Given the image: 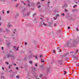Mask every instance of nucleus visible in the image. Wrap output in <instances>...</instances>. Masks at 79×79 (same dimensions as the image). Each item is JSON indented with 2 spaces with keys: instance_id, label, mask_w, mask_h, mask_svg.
Instances as JSON below:
<instances>
[{
  "instance_id": "nucleus-1",
  "label": "nucleus",
  "mask_w": 79,
  "mask_h": 79,
  "mask_svg": "<svg viewBox=\"0 0 79 79\" xmlns=\"http://www.w3.org/2000/svg\"><path fill=\"white\" fill-rule=\"evenodd\" d=\"M78 42L73 41H69L66 44V46L68 47H75L76 44H77Z\"/></svg>"
},
{
  "instance_id": "nucleus-2",
  "label": "nucleus",
  "mask_w": 79,
  "mask_h": 79,
  "mask_svg": "<svg viewBox=\"0 0 79 79\" xmlns=\"http://www.w3.org/2000/svg\"><path fill=\"white\" fill-rule=\"evenodd\" d=\"M69 55V52H67L66 53H64L62 55V56L63 57H65L66 55Z\"/></svg>"
},
{
  "instance_id": "nucleus-3",
  "label": "nucleus",
  "mask_w": 79,
  "mask_h": 79,
  "mask_svg": "<svg viewBox=\"0 0 79 79\" xmlns=\"http://www.w3.org/2000/svg\"><path fill=\"white\" fill-rule=\"evenodd\" d=\"M44 22L43 21H42L40 23V25H39V26L41 27V26H42V25L44 24Z\"/></svg>"
},
{
  "instance_id": "nucleus-4",
  "label": "nucleus",
  "mask_w": 79,
  "mask_h": 79,
  "mask_svg": "<svg viewBox=\"0 0 79 79\" xmlns=\"http://www.w3.org/2000/svg\"><path fill=\"white\" fill-rule=\"evenodd\" d=\"M11 54H7L6 56H7V58H10V57H11Z\"/></svg>"
},
{
  "instance_id": "nucleus-5",
  "label": "nucleus",
  "mask_w": 79,
  "mask_h": 79,
  "mask_svg": "<svg viewBox=\"0 0 79 79\" xmlns=\"http://www.w3.org/2000/svg\"><path fill=\"white\" fill-rule=\"evenodd\" d=\"M10 57L12 59H14V58H15V55H11Z\"/></svg>"
},
{
  "instance_id": "nucleus-6",
  "label": "nucleus",
  "mask_w": 79,
  "mask_h": 79,
  "mask_svg": "<svg viewBox=\"0 0 79 79\" xmlns=\"http://www.w3.org/2000/svg\"><path fill=\"white\" fill-rule=\"evenodd\" d=\"M60 47H58L57 48V50H59V52H61L62 51L61 50H60Z\"/></svg>"
},
{
  "instance_id": "nucleus-7",
  "label": "nucleus",
  "mask_w": 79,
  "mask_h": 79,
  "mask_svg": "<svg viewBox=\"0 0 79 79\" xmlns=\"http://www.w3.org/2000/svg\"><path fill=\"white\" fill-rule=\"evenodd\" d=\"M73 58L74 59H75V60H77V56H73Z\"/></svg>"
},
{
  "instance_id": "nucleus-8",
  "label": "nucleus",
  "mask_w": 79,
  "mask_h": 79,
  "mask_svg": "<svg viewBox=\"0 0 79 79\" xmlns=\"http://www.w3.org/2000/svg\"><path fill=\"white\" fill-rule=\"evenodd\" d=\"M52 23H51V22H49L48 23V25H49V26H50V27H52Z\"/></svg>"
},
{
  "instance_id": "nucleus-9",
  "label": "nucleus",
  "mask_w": 79,
  "mask_h": 79,
  "mask_svg": "<svg viewBox=\"0 0 79 79\" xmlns=\"http://www.w3.org/2000/svg\"><path fill=\"white\" fill-rule=\"evenodd\" d=\"M10 26H11V25L10 24V23H8V27H10Z\"/></svg>"
},
{
  "instance_id": "nucleus-10",
  "label": "nucleus",
  "mask_w": 79,
  "mask_h": 79,
  "mask_svg": "<svg viewBox=\"0 0 79 79\" xmlns=\"http://www.w3.org/2000/svg\"><path fill=\"white\" fill-rule=\"evenodd\" d=\"M33 57H34V58H35V59H36V60H38V58H37V56H35L34 55H33Z\"/></svg>"
},
{
  "instance_id": "nucleus-11",
  "label": "nucleus",
  "mask_w": 79,
  "mask_h": 79,
  "mask_svg": "<svg viewBox=\"0 0 79 79\" xmlns=\"http://www.w3.org/2000/svg\"><path fill=\"white\" fill-rule=\"evenodd\" d=\"M27 2H28V3H29L27 5V6H30V4H29V3L30 2L28 0L27 1Z\"/></svg>"
},
{
  "instance_id": "nucleus-12",
  "label": "nucleus",
  "mask_w": 79,
  "mask_h": 79,
  "mask_svg": "<svg viewBox=\"0 0 79 79\" xmlns=\"http://www.w3.org/2000/svg\"><path fill=\"white\" fill-rule=\"evenodd\" d=\"M46 69H47L48 72H49V70H50V68L49 67H47Z\"/></svg>"
},
{
  "instance_id": "nucleus-13",
  "label": "nucleus",
  "mask_w": 79,
  "mask_h": 79,
  "mask_svg": "<svg viewBox=\"0 0 79 79\" xmlns=\"http://www.w3.org/2000/svg\"><path fill=\"white\" fill-rule=\"evenodd\" d=\"M76 52L75 53V54H76V55H77V54H78V53H77L78 52V50L77 49V50H76Z\"/></svg>"
},
{
  "instance_id": "nucleus-14",
  "label": "nucleus",
  "mask_w": 79,
  "mask_h": 79,
  "mask_svg": "<svg viewBox=\"0 0 79 79\" xmlns=\"http://www.w3.org/2000/svg\"><path fill=\"white\" fill-rule=\"evenodd\" d=\"M19 16V14L17 13L16 14V15L15 16V18H16L17 16Z\"/></svg>"
},
{
  "instance_id": "nucleus-15",
  "label": "nucleus",
  "mask_w": 79,
  "mask_h": 79,
  "mask_svg": "<svg viewBox=\"0 0 79 79\" xmlns=\"http://www.w3.org/2000/svg\"><path fill=\"white\" fill-rule=\"evenodd\" d=\"M31 5L32 6H35V3L34 2H32Z\"/></svg>"
},
{
  "instance_id": "nucleus-16",
  "label": "nucleus",
  "mask_w": 79,
  "mask_h": 79,
  "mask_svg": "<svg viewBox=\"0 0 79 79\" xmlns=\"http://www.w3.org/2000/svg\"><path fill=\"white\" fill-rule=\"evenodd\" d=\"M6 32H10V30H8L7 29H6Z\"/></svg>"
},
{
  "instance_id": "nucleus-17",
  "label": "nucleus",
  "mask_w": 79,
  "mask_h": 79,
  "mask_svg": "<svg viewBox=\"0 0 79 79\" xmlns=\"http://www.w3.org/2000/svg\"><path fill=\"white\" fill-rule=\"evenodd\" d=\"M15 50H18L19 49H18V48H17L16 49V46H14V47Z\"/></svg>"
},
{
  "instance_id": "nucleus-18",
  "label": "nucleus",
  "mask_w": 79,
  "mask_h": 79,
  "mask_svg": "<svg viewBox=\"0 0 79 79\" xmlns=\"http://www.w3.org/2000/svg\"><path fill=\"white\" fill-rule=\"evenodd\" d=\"M32 69H33V71H35V67L32 68Z\"/></svg>"
},
{
  "instance_id": "nucleus-19",
  "label": "nucleus",
  "mask_w": 79,
  "mask_h": 79,
  "mask_svg": "<svg viewBox=\"0 0 79 79\" xmlns=\"http://www.w3.org/2000/svg\"><path fill=\"white\" fill-rule=\"evenodd\" d=\"M41 63H44L45 62V61L44 60H43V59H41Z\"/></svg>"
},
{
  "instance_id": "nucleus-20",
  "label": "nucleus",
  "mask_w": 79,
  "mask_h": 79,
  "mask_svg": "<svg viewBox=\"0 0 79 79\" xmlns=\"http://www.w3.org/2000/svg\"><path fill=\"white\" fill-rule=\"evenodd\" d=\"M67 6H68V4H66L64 6H63V7L64 8V7H67Z\"/></svg>"
},
{
  "instance_id": "nucleus-21",
  "label": "nucleus",
  "mask_w": 79,
  "mask_h": 79,
  "mask_svg": "<svg viewBox=\"0 0 79 79\" xmlns=\"http://www.w3.org/2000/svg\"><path fill=\"white\" fill-rule=\"evenodd\" d=\"M64 75H66V73H67V72L66 71H64Z\"/></svg>"
},
{
  "instance_id": "nucleus-22",
  "label": "nucleus",
  "mask_w": 79,
  "mask_h": 79,
  "mask_svg": "<svg viewBox=\"0 0 79 79\" xmlns=\"http://www.w3.org/2000/svg\"><path fill=\"white\" fill-rule=\"evenodd\" d=\"M25 10H26V8H24L22 11V12H24V11H25Z\"/></svg>"
},
{
  "instance_id": "nucleus-23",
  "label": "nucleus",
  "mask_w": 79,
  "mask_h": 79,
  "mask_svg": "<svg viewBox=\"0 0 79 79\" xmlns=\"http://www.w3.org/2000/svg\"><path fill=\"white\" fill-rule=\"evenodd\" d=\"M10 45V42H9V43H8L7 44V46H8V45Z\"/></svg>"
},
{
  "instance_id": "nucleus-24",
  "label": "nucleus",
  "mask_w": 79,
  "mask_h": 79,
  "mask_svg": "<svg viewBox=\"0 0 79 79\" xmlns=\"http://www.w3.org/2000/svg\"><path fill=\"white\" fill-rule=\"evenodd\" d=\"M76 6H77V5H75L73 6V8H74L76 7Z\"/></svg>"
},
{
  "instance_id": "nucleus-25",
  "label": "nucleus",
  "mask_w": 79,
  "mask_h": 79,
  "mask_svg": "<svg viewBox=\"0 0 79 79\" xmlns=\"http://www.w3.org/2000/svg\"><path fill=\"white\" fill-rule=\"evenodd\" d=\"M43 25H44L45 26H47V24H45V23H43Z\"/></svg>"
},
{
  "instance_id": "nucleus-26",
  "label": "nucleus",
  "mask_w": 79,
  "mask_h": 79,
  "mask_svg": "<svg viewBox=\"0 0 79 79\" xmlns=\"http://www.w3.org/2000/svg\"><path fill=\"white\" fill-rule=\"evenodd\" d=\"M54 27H56V23H54Z\"/></svg>"
},
{
  "instance_id": "nucleus-27",
  "label": "nucleus",
  "mask_w": 79,
  "mask_h": 79,
  "mask_svg": "<svg viewBox=\"0 0 79 79\" xmlns=\"http://www.w3.org/2000/svg\"><path fill=\"white\" fill-rule=\"evenodd\" d=\"M35 15H36V13H35L32 16H33V17H34V16H35Z\"/></svg>"
},
{
  "instance_id": "nucleus-28",
  "label": "nucleus",
  "mask_w": 79,
  "mask_h": 79,
  "mask_svg": "<svg viewBox=\"0 0 79 79\" xmlns=\"http://www.w3.org/2000/svg\"><path fill=\"white\" fill-rule=\"evenodd\" d=\"M76 11V10H75V9H73L72 10V11L73 12H74V11Z\"/></svg>"
},
{
  "instance_id": "nucleus-29",
  "label": "nucleus",
  "mask_w": 79,
  "mask_h": 79,
  "mask_svg": "<svg viewBox=\"0 0 79 79\" xmlns=\"http://www.w3.org/2000/svg\"><path fill=\"white\" fill-rule=\"evenodd\" d=\"M42 77V74H40V77Z\"/></svg>"
},
{
  "instance_id": "nucleus-30",
  "label": "nucleus",
  "mask_w": 79,
  "mask_h": 79,
  "mask_svg": "<svg viewBox=\"0 0 79 79\" xmlns=\"http://www.w3.org/2000/svg\"><path fill=\"white\" fill-rule=\"evenodd\" d=\"M6 64H7L8 65L9 64V63L8 62H5Z\"/></svg>"
},
{
  "instance_id": "nucleus-31",
  "label": "nucleus",
  "mask_w": 79,
  "mask_h": 79,
  "mask_svg": "<svg viewBox=\"0 0 79 79\" xmlns=\"http://www.w3.org/2000/svg\"><path fill=\"white\" fill-rule=\"evenodd\" d=\"M19 5V4H17L16 5H15V7H17Z\"/></svg>"
},
{
  "instance_id": "nucleus-32",
  "label": "nucleus",
  "mask_w": 79,
  "mask_h": 79,
  "mask_svg": "<svg viewBox=\"0 0 79 79\" xmlns=\"http://www.w3.org/2000/svg\"><path fill=\"white\" fill-rule=\"evenodd\" d=\"M3 31V29L2 28L0 29V32H2V31Z\"/></svg>"
},
{
  "instance_id": "nucleus-33",
  "label": "nucleus",
  "mask_w": 79,
  "mask_h": 79,
  "mask_svg": "<svg viewBox=\"0 0 79 79\" xmlns=\"http://www.w3.org/2000/svg\"><path fill=\"white\" fill-rule=\"evenodd\" d=\"M30 63H31V64H32V61H30L29 62Z\"/></svg>"
},
{
  "instance_id": "nucleus-34",
  "label": "nucleus",
  "mask_w": 79,
  "mask_h": 79,
  "mask_svg": "<svg viewBox=\"0 0 79 79\" xmlns=\"http://www.w3.org/2000/svg\"><path fill=\"white\" fill-rule=\"evenodd\" d=\"M40 55V58H42V55Z\"/></svg>"
},
{
  "instance_id": "nucleus-35",
  "label": "nucleus",
  "mask_w": 79,
  "mask_h": 79,
  "mask_svg": "<svg viewBox=\"0 0 79 79\" xmlns=\"http://www.w3.org/2000/svg\"><path fill=\"white\" fill-rule=\"evenodd\" d=\"M56 16H60V15H59V14H56Z\"/></svg>"
},
{
  "instance_id": "nucleus-36",
  "label": "nucleus",
  "mask_w": 79,
  "mask_h": 79,
  "mask_svg": "<svg viewBox=\"0 0 79 79\" xmlns=\"http://www.w3.org/2000/svg\"><path fill=\"white\" fill-rule=\"evenodd\" d=\"M53 53H56L55 52V51L54 50H53Z\"/></svg>"
},
{
  "instance_id": "nucleus-37",
  "label": "nucleus",
  "mask_w": 79,
  "mask_h": 79,
  "mask_svg": "<svg viewBox=\"0 0 79 79\" xmlns=\"http://www.w3.org/2000/svg\"><path fill=\"white\" fill-rule=\"evenodd\" d=\"M10 13V11H7V14H8V13Z\"/></svg>"
},
{
  "instance_id": "nucleus-38",
  "label": "nucleus",
  "mask_w": 79,
  "mask_h": 79,
  "mask_svg": "<svg viewBox=\"0 0 79 79\" xmlns=\"http://www.w3.org/2000/svg\"><path fill=\"white\" fill-rule=\"evenodd\" d=\"M76 30L77 31H79V29H78V28L77 27L76 28Z\"/></svg>"
},
{
  "instance_id": "nucleus-39",
  "label": "nucleus",
  "mask_w": 79,
  "mask_h": 79,
  "mask_svg": "<svg viewBox=\"0 0 79 79\" xmlns=\"http://www.w3.org/2000/svg\"><path fill=\"white\" fill-rule=\"evenodd\" d=\"M27 42H25V44L26 45H27Z\"/></svg>"
},
{
  "instance_id": "nucleus-40",
  "label": "nucleus",
  "mask_w": 79,
  "mask_h": 79,
  "mask_svg": "<svg viewBox=\"0 0 79 79\" xmlns=\"http://www.w3.org/2000/svg\"><path fill=\"white\" fill-rule=\"evenodd\" d=\"M40 7H41V6H40V5H39L38 6V8H40Z\"/></svg>"
},
{
  "instance_id": "nucleus-41",
  "label": "nucleus",
  "mask_w": 79,
  "mask_h": 79,
  "mask_svg": "<svg viewBox=\"0 0 79 79\" xmlns=\"http://www.w3.org/2000/svg\"><path fill=\"white\" fill-rule=\"evenodd\" d=\"M2 13H3V15H4V14H5V13L4 12V10H3L2 11Z\"/></svg>"
},
{
  "instance_id": "nucleus-42",
  "label": "nucleus",
  "mask_w": 79,
  "mask_h": 79,
  "mask_svg": "<svg viewBox=\"0 0 79 79\" xmlns=\"http://www.w3.org/2000/svg\"><path fill=\"white\" fill-rule=\"evenodd\" d=\"M64 10L65 12H67L68 11V10H67L66 9H65Z\"/></svg>"
},
{
  "instance_id": "nucleus-43",
  "label": "nucleus",
  "mask_w": 79,
  "mask_h": 79,
  "mask_svg": "<svg viewBox=\"0 0 79 79\" xmlns=\"http://www.w3.org/2000/svg\"><path fill=\"white\" fill-rule=\"evenodd\" d=\"M70 28H71V27H68V29H70Z\"/></svg>"
},
{
  "instance_id": "nucleus-44",
  "label": "nucleus",
  "mask_w": 79,
  "mask_h": 79,
  "mask_svg": "<svg viewBox=\"0 0 79 79\" xmlns=\"http://www.w3.org/2000/svg\"><path fill=\"white\" fill-rule=\"evenodd\" d=\"M10 66H11L12 65H9V68H10V69L11 68V67H10Z\"/></svg>"
},
{
  "instance_id": "nucleus-45",
  "label": "nucleus",
  "mask_w": 79,
  "mask_h": 79,
  "mask_svg": "<svg viewBox=\"0 0 79 79\" xmlns=\"http://www.w3.org/2000/svg\"><path fill=\"white\" fill-rule=\"evenodd\" d=\"M35 66H37V63L35 64Z\"/></svg>"
},
{
  "instance_id": "nucleus-46",
  "label": "nucleus",
  "mask_w": 79,
  "mask_h": 79,
  "mask_svg": "<svg viewBox=\"0 0 79 79\" xmlns=\"http://www.w3.org/2000/svg\"><path fill=\"white\" fill-rule=\"evenodd\" d=\"M61 15H62V16H64V14H61Z\"/></svg>"
},
{
  "instance_id": "nucleus-47",
  "label": "nucleus",
  "mask_w": 79,
  "mask_h": 79,
  "mask_svg": "<svg viewBox=\"0 0 79 79\" xmlns=\"http://www.w3.org/2000/svg\"><path fill=\"white\" fill-rule=\"evenodd\" d=\"M17 78H19V77L18 76H16Z\"/></svg>"
},
{
  "instance_id": "nucleus-48",
  "label": "nucleus",
  "mask_w": 79,
  "mask_h": 79,
  "mask_svg": "<svg viewBox=\"0 0 79 79\" xmlns=\"http://www.w3.org/2000/svg\"><path fill=\"white\" fill-rule=\"evenodd\" d=\"M56 18H55V17H53V18H54V19H55V20H56Z\"/></svg>"
},
{
  "instance_id": "nucleus-49",
  "label": "nucleus",
  "mask_w": 79,
  "mask_h": 79,
  "mask_svg": "<svg viewBox=\"0 0 79 79\" xmlns=\"http://www.w3.org/2000/svg\"><path fill=\"white\" fill-rule=\"evenodd\" d=\"M29 75H28L26 77L27 78H28V77H29Z\"/></svg>"
},
{
  "instance_id": "nucleus-50",
  "label": "nucleus",
  "mask_w": 79,
  "mask_h": 79,
  "mask_svg": "<svg viewBox=\"0 0 79 79\" xmlns=\"http://www.w3.org/2000/svg\"><path fill=\"white\" fill-rule=\"evenodd\" d=\"M37 19H37V18L35 19V21H36V20H37Z\"/></svg>"
},
{
  "instance_id": "nucleus-51",
  "label": "nucleus",
  "mask_w": 79,
  "mask_h": 79,
  "mask_svg": "<svg viewBox=\"0 0 79 79\" xmlns=\"http://www.w3.org/2000/svg\"><path fill=\"white\" fill-rule=\"evenodd\" d=\"M2 78H4V77L2 76L1 77V79H2Z\"/></svg>"
},
{
  "instance_id": "nucleus-52",
  "label": "nucleus",
  "mask_w": 79,
  "mask_h": 79,
  "mask_svg": "<svg viewBox=\"0 0 79 79\" xmlns=\"http://www.w3.org/2000/svg\"><path fill=\"white\" fill-rule=\"evenodd\" d=\"M1 48H2V50H3V47H2Z\"/></svg>"
},
{
  "instance_id": "nucleus-53",
  "label": "nucleus",
  "mask_w": 79,
  "mask_h": 79,
  "mask_svg": "<svg viewBox=\"0 0 79 79\" xmlns=\"http://www.w3.org/2000/svg\"><path fill=\"white\" fill-rule=\"evenodd\" d=\"M62 60L59 61V62H62Z\"/></svg>"
},
{
  "instance_id": "nucleus-54",
  "label": "nucleus",
  "mask_w": 79,
  "mask_h": 79,
  "mask_svg": "<svg viewBox=\"0 0 79 79\" xmlns=\"http://www.w3.org/2000/svg\"><path fill=\"white\" fill-rule=\"evenodd\" d=\"M26 59H27L25 57L24 59V60H26Z\"/></svg>"
},
{
  "instance_id": "nucleus-55",
  "label": "nucleus",
  "mask_w": 79,
  "mask_h": 79,
  "mask_svg": "<svg viewBox=\"0 0 79 79\" xmlns=\"http://www.w3.org/2000/svg\"><path fill=\"white\" fill-rule=\"evenodd\" d=\"M2 69H3V70H4V68H3V67H2Z\"/></svg>"
},
{
  "instance_id": "nucleus-56",
  "label": "nucleus",
  "mask_w": 79,
  "mask_h": 79,
  "mask_svg": "<svg viewBox=\"0 0 79 79\" xmlns=\"http://www.w3.org/2000/svg\"><path fill=\"white\" fill-rule=\"evenodd\" d=\"M16 69H17V70H18V68L16 67Z\"/></svg>"
},
{
  "instance_id": "nucleus-57",
  "label": "nucleus",
  "mask_w": 79,
  "mask_h": 79,
  "mask_svg": "<svg viewBox=\"0 0 79 79\" xmlns=\"http://www.w3.org/2000/svg\"><path fill=\"white\" fill-rule=\"evenodd\" d=\"M10 53H13V52H12V51H10Z\"/></svg>"
},
{
  "instance_id": "nucleus-58",
  "label": "nucleus",
  "mask_w": 79,
  "mask_h": 79,
  "mask_svg": "<svg viewBox=\"0 0 79 79\" xmlns=\"http://www.w3.org/2000/svg\"><path fill=\"white\" fill-rule=\"evenodd\" d=\"M29 13H28L27 14V16H29Z\"/></svg>"
},
{
  "instance_id": "nucleus-59",
  "label": "nucleus",
  "mask_w": 79,
  "mask_h": 79,
  "mask_svg": "<svg viewBox=\"0 0 79 79\" xmlns=\"http://www.w3.org/2000/svg\"><path fill=\"white\" fill-rule=\"evenodd\" d=\"M45 0H41V2H43L44 1H45Z\"/></svg>"
},
{
  "instance_id": "nucleus-60",
  "label": "nucleus",
  "mask_w": 79,
  "mask_h": 79,
  "mask_svg": "<svg viewBox=\"0 0 79 79\" xmlns=\"http://www.w3.org/2000/svg\"><path fill=\"white\" fill-rule=\"evenodd\" d=\"M23 16H26V14H23Z\"/></svg>"
},
{
  "instance_id": "nucleus-61",
  "label": "nucleus",
  "mask_w": 79,
  "mask_h": 79,
  "mask_svg": "<svg viewBox=\"0 0 79 79\" xmlns=\"http://www.w3.org/2000/svg\"><path fill=\"white\" fill-rule=\"evenodd\" d=\"M1 19H2V17H0V20H1Z\"/></svg>"
},
{
  "instance_id": "nucleus-62",
  "label": "nucleus",
  "mask_w": 79,
  "mask_h": 79,
  "mask_svg": "<svg viewBox=\"0 0 79 79\" xmlns=\"http://www.w3.org/2000/svg\"><path fill=\"white\" fill-rule=\"evenodd\" d=\"M40 4V2H38V3L37 4V5H38V4Z\"/></svg>"
},
{
  "instance_id": "nucleus-63",
  "label": "nucleus",
  "mask_w": 79,
  "mask_h": 79,
  "mask_svg": "<svg viewBox=\"0 0 79 79\" xmlns=\"http://www.w3.org/2000/svg\"><path fill=\"white\" fill-rule=\"evenodd\" d=\"M14 66H16V64H14Z\"/></svg>"
},
{
  "instance_id": "nucleus-64",
  "label": "nucleus",
  "mask_w": 79,
  "mask_h": 79,
  "mask_svg": "<svg viewBox=\"0 0 79 79\" xmlns=\"http://www.w3.org/2000/svg\"><path fill=\"white\" fill-rule=\"evenodd\" d=\"M77 66L78 67H79V64H78Z\"/></svg>"
}]
</instances>
